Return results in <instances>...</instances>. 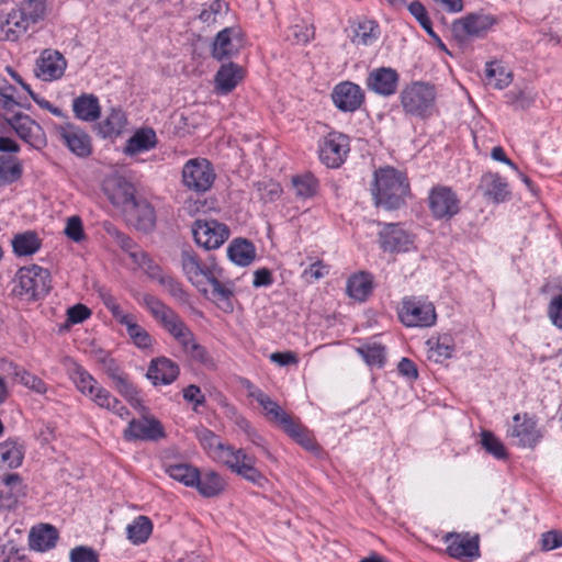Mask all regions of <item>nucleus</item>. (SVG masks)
<instances>
[{
    "label": "nucleus",
    "instance_id": "20e7f679",
    "mask_svg": "<svg viewBox=\"0 0 562 562\" xmlns=\"http://www.w3.org/2000/svg\"><path fill=\"white\" fill-rule=\"evenodd\" d=\"M218 460L228 469L240 475L258 487L265 488L267 477L255 468V457L246 453L244 449H235L233 446L218 443Z\"/></svg>",
    "mask_w": 562,
    "mask_h": 562
},
{
    "label": "nucleus",
    "instance_id": "412c9836",
    "mask_svg": "<svg viewBox=\"0 0 562 562\" xmlns=\"http://www.w3.org/2000/svg\"><path fill=\"white\" fill-rule=\"evenodd\" d=\"M9 125L15 131L18 136L25 143L35 148H40L45 144L42 127L24 113H14L5 119Z\"/></svg>",
    "mask_w": 562,
    "mask_h": 562
},
{
    "label": "nucleus",
    "instance_id": "58836bf2",
    "mask_svg": "<svg viewBox=\"0 0 562 562\" xmlns=\"http://www.w3.org/2000/svg\"><path fill=\"white\" fill-rule=\"evenodd\" d=\"M89 398L99 407L108 409L121 418H125L130 414L128 409L120 400L102 385H99L94 392L89 395Z\"/></svg>",
    "mask_w": 562,
    "mask_h": 562
},
{
    "label": "nucleus",
    "instance_id": "a878e982",
    "mask_svg": "<svg viewBox=\"0 0 562 562\" xmlns=\"http://www.w3.org/2000/svg\"><path fill=\"white\" fill-rule=\"evenodd\" d=\"M246 386L248 389V396L255 398L260 404L265 415L271 423L282 427L292 417L260 389L254 386L250 382H247Z\"/></svg>",
    "mask_w": 562,
    "mask_h": 562
},
{
    "label": "nucleus",
    "instance_id": "a211bd4d",
    "mask_svg": "<svg viewBox=\"0 0 562 562\" xmlns=\"http://www.w3.org/2000/svg\"><path fill=\"white\" fill-rule=\"evenodd\" d=\"M126 223L142 232H150L156 224V213L153 205L138 196L123 213Z\"/></svg>",
    "mask_w": 562,
    "mask_h": 562
},
{
    "label": "nucleus",
    "instance_id": "338daca9",
    "mask_svg": "<svg viewBox=\"0 0 562 562\" xmlns=\"http://www.w3.org/2000/svg\"><path fill=\"white\" fill-rule=\"evenodd\" d=\"M548 315L553 325L562 329V289L551 299Z\"/></svg>",
    "mask_w": 562,
    "mask_h": 562
},
{
    "label": "nucleus",
    "instance_id": "bf43d9fd",
    "mask_svg": "<svg viewBox=\"0 0 562 562\" xmlns=\"http://www.w3.org/2000/svg\"><path fill=\"white\" fill-rule=\"evenodd\" d=\"M124 326L126 327L127 335L136 347L140 349H147L151 347L153 339L144 327L135 322L134 317Z\"/></svg>",
    "mask_w": 562,
    "mask_h": 562
},
{
    "label": "nucleus",
    "instance_id": "6ab92c4d",
    "mask_svg": "<svg viewBox=\"0 0 562 562\" xmlns=\"http://www.w3.org/2000/svg\"><path fill=\"white\" fill-rule=\"evenodd\" d=\"M447 552L451 558L472 561L480 557L479 537H470L468 533H447L445 536Z\"/></svg>",
    "mask_w": 562,
    "mask_h": 562
},
{
    "label": "nucleus",
    "instance_id": "e433bc0d",
    "mask_svg": "<svg viewBox=\"0 0 562 562\" xmlns=\"http://www.w3.org/2000/svg\"><path fill=\"white\" fill-rule=\"evenodd\" d=\"M57 540L58 531L50 525L33 527L29 537L30 548L38 552H45L54 548Z\"/></svg>",
    "mask_w": 562,
    "mask_h": 562
},
{
    "label": "nucleus",
    "instance_id": "37998d69",
    "mask_svg": "<svg viewBox=\"0 0 562 562\" xmlns=\"http://www.w3.org/2000/svg\"><path fill=\"white\" fill-rule=\"evenodd\" d=\"M351 42L357 45H370L379 36V26L372 20H360L352 24Z\"/></svg>",
    "mask_w": 562,
    "mask_h": 562
},
{
    "label": "nucleus",
    "instance_id": "de8ad7c7",
    "mask_svg": "<svg viewBox=\"0 0 562 562\" xmlns=\"http://www.w3.org/2000/svg\"><path fill=\"white\" fill-rule=\"evenodd\" d=\"M513 80V74L502 64L492 61L486 65L485 81L495 89L506 88Z\"/></svg>",
    "mask_w": 562,
    "mask_h": 562
},
{
    "label": "nucleus",
    "instance_id": "774afa93",
    "mask_svg": "<svg viewBox=\"0 0 562 562\" xmlns=\"http://www.w3.org/2000/svg\"><path fill=\"white\" fill-rule=\"evenodd\" d=\"M70 562H99V557L92 548L79 546L70 551Z\"/></svg>",
    "mask_w": 562,
    "mask_h": 562
},
{
    "label": "nucleus",
    "instance_id": "4d7b16f0",
    "mask_svg": "<svg viewBox=\"0 0 562 562\" xmlns=\"http://www.w3.org/2000/svg\"><path fill=\"white\" fill-rule=\"evenodd\" d=\"M292 184L296 195L305 199L316 194L318 189V181L311 173L294 177L292 179Z\"/></svg>",
    "mask_w": 562,
    "mask_h": 562
},
{
    "label": "nucleus",
    "instance_id": "864d4df0",
    "mask_svg": "<svg viewBox=\"0 0 562 562\" xmlns=\"http://www.w3.org/2000/svg\"><path fill=\"white\" fill-rule=\"evenodd\" d=\"M12 247L18 256H30L40 249L41 240L36 233L27 231L14 236Z\"/></svg>",
    "mask_w": 562,
    "mask_h": 562
},
{
    "label": "nucleus",
    "instance_id": "9d476101",
    "mask_svg": "<svg viewBox=\"0 0 562 562\" xmlns=\"http://www.w3.org/2000/svg\"><path fill=\"white\" fill-rule=\"evenodd\" d=\"M495 19L490 14L469 13L451 24V33L456 41L465 43L470 38L481 37L495 24Z\"/></svg>",
    "mask_w": 562,
    "mask_h": 562
},
{
    "label": "nucleus",
    "instance_id": "1a4fd4ad",
    "mask_svg": "<svg viewBox=\"0 0 562 562\" xmlns=\"http://www.w3.org/2000/svg\"><path fill=\"white\" fill-rule=\"evenodd\" d=\"M215 180V171L207 159L193 158L182 168L183 184L195 192H206Z\"/></svg>",
    "mask_w": 562,
    "mask_h": 562
},
{
    "label": "nucleus",
    "instance_id": "c03bdc74",
    "mask_svg": "<svg viewBox=\"0 0 562 562\" xmlns=\"http://www.w3.org/2000/svg\"><path fill=\"white\" fill-rule=\"evenodd\" d=\"M166 473L175 481H178L188 487H193L194 484L198 483L199 479L198 468L189 463L168 464L166 465Z\"/></svg>",
    "mask_w": 562,
    "mask_h": 562
},
{
    "label": "nucleus",
    "instance_id": "f3484780",
    "mask_svg": "<svg viewBox=\"0 0 562 562\" xmlns=\"http://www.w3.org/2000/svg\"><path fill=\"white\" fill-rule=\"evenodd\" d=\"M26 494V485L19 473L0 474V510L16 508L20 498Z\"/></svg>",
    "mask_w": 562,
    "mask_h": 562
},
{
    "label": "nucleus",
    "instance_id": "49530a36",
    "mask_svg": "<svg viewBox=\"0 0 562 562\" xmlns=\"http://www.w3.org/2000/svg\"><path fill=\"white\" fill-rule=\"evenodd\" d=\"M372 291V280L368 273L361 272L348 279L347 293L357 301H364Z\"/></svg>",
    "mask_w": 562,
    "mask_h": 562
},
{
    "label": "nucleus",
    "instance_id": "4468645a",
    "mask_svg": "<svg viewBox=\"0 0 562 562\" xmlns=\"http://www.w3.org/2000/svg\"><path fill=\"white\" fill-rule=\"evenodd\" d=\"M349 153V139L341 133H329L319 146V159L329 168H338Z\"/></svg>",
    "mask_w": 562,
    "mask_h": 562
},
{
    "label": "nucleus",
    "instance_id": "13d9d810",
    "mask_svg": "<svg viewBox=\"0 0 562 562\" xmlns=\"http://www.w3.org/2000/svg\"><path fill=\"white\" fill-rule=\"evenodd\" d=\"M481 445L487 453L496 459L504 460L508 456L503 442L492 431L483 430L481 432Z\"/></svg>",
    "mask_w": 562,
    "mask_h": 562
},
{
    "label": "nucleus",
    "instance_id": "4c0bfd02",
    "mask_svg": "<svg viewBox=\"0 0 562 562\" xmlns=\"http://www.w3.org/2000/svg\"><path fill=\"white\" fill-rule=\"evenodd\" d=\"M227 256L234 263L247 267L256 258V248L251 241L236 238L228 246Z\"/></svg>",
    "mask_w": 562,
    "mask_h": 562
},
{
    "label": "nucleus",
    "instance_id": "39448f33",
    "mask_svg": "<svg viewBox=\"0 0 562 562\" xmlns=\"http://www.w3.org/2000/svg\"><path fill=\"white\" fill-rule=\"evenodd\" d=\"M401 101L406 113L419 117L429 116L436 101L435 87L425 82H414L402 91Z\"/></svg>",
    "mask_w": 562,
    "mask_h": 562
},
{
    "label": "nucleus",
    "instance_id": "2eb2a0df",
    "mask_svg": "<svg viewBox=\"0 0 562 562\" xmlns=\"http://www.w3.org/2000/svg\"><path fill=\"white\" fill-rule=\"evenodd\" d=\"M507 434L517 446L522 448H533L542 437L536 420L528 414H516Z\"/></svg>",
    "mask_w": 562,
    "mask_h": 562
},
{
    "label": "nucleus",
    "instance_id": "680f3d73",
    "mask_svg": "<svg viewBox=\"0 0 562 562\" xmlns=\"http://www.w3.org/2000/svg\"><path fill=\"white\" fill-rule=\"evenodd\" d=\"M364 361L372 367H382L385 361V348L380 344H368L358 349Z\"/></svg>",
    "mask_w": 562,
    "mask_h": 562
},
{
    "label": "nucleus",
    "instance_id": "dca6fc26",
    "mask_svg": "<svg viewBox=\"0 0 562 562\" xmlns=\"http://www.w3.org/2000/svg\"><path fill=\"white\" fill-rule=\"evenodd\" d=\"M165 437L166 432L161 423L155 417L148 416L133 418L124 430V438L128 441H158Z\"/></svg>",
    "mask_w": 562,
    "mask_h": 562
},
{
    "label": "nucleus",
    "instance_id": "c756f323",
    "mask_svg": "<svg viewBox=\"0 0 562 562\" xmlns=\"http://www.w3.org/2000/svg\"><path fill=\"white\" fill-rule=\"evenodd\" d=\"M239 48L240 40L238 38L237 30L226 27L216 35L213 43L212 55L214 58L221 60L238 53Z\"/></svg>",
    "mask_w": 562,
    "mask_h": 562
},
{
    "label": "nucleus",
    "instance_id": "473e14b6",
    "mask_svg": "<svg viewBox=\"0 0 562 562\" xmlns=\"http://www.w3.org/2000/svg\"><path fill=\"white\" fill-rule=\"evenodd\" d=\"M173 338L181 345L183 352L192 360L202 364L211 362L209 352L195 340L193 333L188 326L181 330V334H177Z\"/></svg>",
    "mask_w": 562,
    "mask_h": 562
},
{
    "label": "nucleus",
    "instance_id": "f03ea898",
    "mask_svg": "<svg viewBox=\"0 0 562 562\" xmlns=\"http://www.w3.org/2000/svg\"><path fill=\"white\" fill-rule=\"evenodd\" d=\"M46 14L44 0H24L0 25V40L15 42Z\"/></svg>",
    "mask_w": 562,
    "mask_h": 562
},
{
    "label": "nucleus",
    "instance_id": "09e8293b",
    "mask_svg": "<svg viewBox=\"0 0 562 562\" xmlns=\"http://www.w3.org/2000/svg\"><path fill=\"white\" fill-rule=\"evenodd\" d=\"M69 375L76 387L83 395L89 396L100 385L99 382L81 366L74 363L69 369Z\"/></svg>",
    "mask_w": 562,
    "mask_h": 562
},
{
    "label": "nucleus",
    "instance_id": "9b49d317",
    "mask_svg": "<svg viewBox=\"0 0 562 562\" xmlns=\"http://www.w3.org/2000/svg\"><path fill=\"white\" fill-rule=\"evenodd\" d=\"M192 234L199 246L215 249L228 239L229 229L216 220H196L192 226Z\"/></svg>",
    "mask_w": 562,
    "mask_h": 562
},
{
    "label": "nucleus",
    "instance_id": "bb28decb",
    "mask_svg": "<svg viewBox=\"0 0 562 562\" xmlns=\"http://www.w3.org/2000/svg\"><path fill=\"white\" fill-rule=\"evenodd\" d=\"M398 83V74L389 67H380L372 70L367 78V86L373 92L381 95L395 93Z\"/></svg>",
    "mask_w": 562,
    "mask_h": 562
},
{
    "label": "nucleus",
    "instance_id": "ddd939ff",
    "mask_svg": "<svg viewBox=\"0 0 562 562\" xmlns=\"http://www.w3.org/2000/svg\"><path fill=\"white\" fill-rule=\"evenodd\" d=\"M181 268L188 280L199 291L206 294L205 280L217 270V266L203 263L194 251L183 249L181 251Z\"/></svg>",
    "mask_w": 562,
    "mask_h": 562
},
{
    "label": "nucleus",
    "instance_id": "4be33fe9",
    "mask_svg": "<svg viewBox=\"0 0 562 562\" xmlns=\"http://www.w3.org/2000/svg\"><path fill=\"white\" fill-rule=\"evenodd\" d=\"M56 131L68 149L78 157H88L91 154V139L80 127L67 123L66 125L58 126Z\"/></svg>",
    "mask_w": 562,
    "mask_h": 562
},
{
    "label": "nucleus",
    "instance_id": "cd10ccee",
    "mask_svg": "<svg viewBox=\"0 0 562 562\" xmlns=\"http://www.w3.org/2000/svg\"><path fill=\"white\" fill-rule=\"evenodd\" d=\"M479 190L482 192L484 198L494 203H502L510 195L506 180L498 173L493 172H487L482 176Z\"/></svg>",
    "mask_w": 562,
    "mask_h": 562
},
{
    "label": "nucleus",
    "instance_id": "423d86ee",
    "mask_svg": "<svg viewBox=\"0 0 562 562\" xmlns=\"http://www.w3.org/2000/svg\"><path fill=\"white\" fill-rule=\"evenodd\" d=\"M398 317L407 327H430L436 323L437 314L431 302L422 297H404L398 308Z\"/></svg>",
    "mask_w": 562,
    "mask_h": 562
},
{
    "label": "nucleus",
    "instance_id": "f8f14e48",
    "mask_svg": "<svg viewBox=\"0 0 562 562\" xmlns=\"http://www.w3.org/2000/svg\"><path fill=\"white\" fill-rule=\"evenodd\" d=\"M142 304L172 337L181 334V330L187 326L172 308L151 294H144Z\"/></svg>",
    "mask_w": 562,
    "mask_h": 562
},
{
    "label": "nucleus",
    "instance_id": "052dcab7",
    "mask_svg": "<svg viewBox=\"0 0 562 562\" xmlns=\"http://www.w3.org/2000/svg\"><path fill=\"white\" fill-rule=\"evenodd\" d=\"M314 37V27L307 22L292 24L286 31V40L294 44H306Z\"/></svg>",
    "mask_w": 562,
    "mask_h": 562
},
{
    "label": "nucleus",
    "instance_id": "69168bd1",
    "mask_svg": "<svg viewBox=\"0 0 562 562\" xmlns=\"http://www.w3.org/2000/svg\"><path fill=\"white\" fill-rule=\"evenodd\" d=\"M329 273V266L325 265L322 260H317L310 265L308 268L302 272V278L312 283L317 281Z\"/></svg>",
    "mask_w": 562,
    "mask_h": 562
},
{
    "label": "nucleus",
    "instance_id": "7c9ffc66",
    "mask_svg": "<svg viewBox=\"0 0 562 562\" xmlns=\"http://www.w3.org/2000/svg\"><path fill=\"white\" fill-rule=\"evenodd\" d=\"M75 116L83 122H94L101 115L99 99L92 93H82L72 101Z\"/></svg>",
    "mask_w": 562,
    "mask_h": 562
},
{
    "label": "nucleus",
    "instance_id": "5701e85b",
    "mask_svg": "<svg viewBox=\"0 0 562 562\" xmlns=\"http://www.w3.org/2000/svg\"><path fill=\"white\" fill-rule=\"evenodd\" d=\"M67 67L65 57L55 49H44L36 61V75L45 81L63 77Z\"/></svg>",
    "mask_w": 562,
    "mask_h": 562
},
{
    "label": "nucleus",
    "instance_id": "8fccbe9b",
    "mask_svg": "<svg viewBox=\"0 0 562 562\" xmlns=\"http://www.w3.org/2000/svg\"><path fill=\"white\" fill-rule=\"evenodd\" d=\"M151 531V520L146 516L136 517L133 522L126 527L127 539L134 544L146 542Z\"/></svg>",
    "mask_w": 562,
    "mask_h": 562
},
{
    "label": "nucleus",
    "instance_id": "72a5a7b5",
    "mask_svg": "<svg viewBox=\"0 0 562 562\" xmlns=\"http://www.w3.org/2000/svg\"><path fill=\"white\" fill-rule=\"evenodd\" d=\"M173 338L181 345L183 352L192 360L202 364L211 362L209 352L195 340L193 333L188 326L181 330V334H177Z\"/></svg>",
    "mask_w": 562,
    "mask_h": 562
},
{
    "label": "nucleus",
    "instance_id": "603ef678",
    "mask_svg": "<svg viewBox=\"0 0 562 562\" xmlns=\"http://www.w3.org/2000/svg\"><path fill=\"white\" fill-rule=\"evenodd\" d=\"M429 351L431 352L430 358H435V361L441 362L452 357L454 351L453 339L450 335H442L437 338H430L427 340Z\"/></svg>",
    "mask_w": 562,
    "mask_h": 562
},
{
    "label": "nucleus",
    "instance_id": "b1692460",
    "mask_svg": "<svg viewBox=\"0 0 562 562\" xmlns=\"http://www.w3.org/2000/svg\"><path fill=\"white\" fill-rule=\"evenodd\" d=\"M380 246L384 251L401 252L407 251L413 244L409 234L398 224H384L379 234Z\"/></svg>",
    "mask_w": 562,
    "mask_h": 562
},
{
    "label": "nucleus",
    "instance_id": "5fc2aeb1",
    "mask_svg": "<svg viewBox=\"0 0 562 562\" xmlns=\"http://www.w3.org/2000/svg\"><path fill=\"white\" fill-rule=\"evenodd\" d=\"M126 124V117L122 110L113 109L105 120L100 124L99 130L103 137L120 135Z\"/></svg>",
    "mask_w": 562,
    "mask_h": 562
},
{
    "label": "nucleus",
    "instance_id": "c85d7f7f",
    "mask_svg": "<svg viewBox=\"0 0 562 562\" xmlns=\"http://www.w3.org/2000/svg\"><path fill=\"white\" fill-rule=\"evenodd\" d=\"M179 372V366L175 361L159 357L151 360L146 375L154 385H167L178 378Z\"/></svg>",
    "mask_w": 562,
    "mask_h": 562
},
{
    "label": "nucleus",
    "instance_id": "6e6552de",
    "mask_svg": "<svg viewBox=\"0 0 562 562\" xmlns=\"http://www.w3.org/2000/svg\"><path fill=\"white\" fill-rule=\"evenodd\" d=\"M104 373L112 380L116 391L133 406L140 405L137 387L131 382L128 375L109 353L101 351L97 356Z\"/></svg>",
    "mask_w": 562,
    "mask_h": 562
},
{
    "label": "nucleus",
    "instance_id": "a18cd8bd",
    "mask_svg": "<svg viewBox=\"0 0 562 562\" xmlns=\"http://www.w3.org/2000/svg\"><path fill=\"white\" fill-rule=\"evenodd\" d=\"M293 440H295L299 445L304 447L306 450H315L317 448L316 442L314 441L308 429L303 426L301 423L291 417L282 427H281Z\"/></svg>",
    "mask_w": 562,
    "mask_h": 562
},
{
    "label": "nucleus",
    "instance_id": "ea45409f",
    "mask_svg": "<svg viewBox=\"0 0 562 562\" xmlns=\"http://www.w3.org/2000/svg\"><path fill=\"white\" fill-rule=\"evenodd\" d=\"M226 486L225 480L214 471H206L204 473L199 472L198 483L193 487L203 497H215L220 495Z\"/></svg>",
    "mask_w": 562,
    "mask_h": 562
},
{
    "label": "nucleus",
    "instance_id": "f257e3e1",
    "mask_svg": "<svg viewBox=\"0 0 562 562\" xmlns=\"http://www.w3.org/2000/svg\"><path fill=\"white\" fill-rule=\"evenodd\" d=\"M374 204L385 210H398L409 193L407 177L393 167H384L374 171L371 188Z\"/></svg>",
    "mask_w": 562,
    "mask_h": 562
},
{
    "label": "nucleus",
    "instance_id": "aec40b11",
    "mask_svg": "<svg viewBox=\"0 0 562 562\" xmlns=\"http://www.w3.org/2000/svg\"><path fill=\"white\" fill-rule=\"evenodd\" d=\"M334 104L342 112H355L364 102V92L360 86L344 81L335 86L331 92Z\"/></svg>",
    "mask_w": 562,
    "mask_h": 562
},
{
    "label": "nucleus",
    "instance_id": "393cba45",
    "mask_svg": "<svg viewBox=\"0 0 562 562\" xmlns=\"http://www.w3.org/2000/svg\"><path fill=\"white\" fill-rule=\"evenodd\" d=\"M221 276V269L217 268L206 280L205 285L209 284L211 286L207 290L205 295L214 302L217 307H220L225 313L233 312V302L232 299L234 296V290L232 284H224L218 280Z\"/></svg>",
    "mask_w": 562,
    "mask_h": 562
},
{
    "label": "nucleus",
    "instance_id": "6e6d98bb",
    "mask_svg": "<svg viewBox=\"0 0 562 562\" xmlns=\"http://www.w3.org/2000/svg\"><path fill=\"white\" fill-rule=\"evenodd\" d=\"M22 176V166L14 157L0 156V186L15 182Z\"/></svg>",
    "mask_w": 562,
    "mask_h": 562
},
{
    "label": "nucleus",
    "instance_id": "c9c22d12",
    "mask_svg": "<svg viewBox=\"0 0 562 562\" xmlns=\"http://www.w3.org/2000/svg\"><path fill=\"white\" fill-rule=\"evenodd\" d=\"M243 79V68L236 64H224L220 67L215 76V86L217 92L227 94Z\"/></svg>",
    "mask_w": 562,
    "mask_h": 562
},
{
    "label": "nucleus",
    "instance_id": "a19ab883",
    "mask_svg": "<svg viewBox=\"0 0 562 562\" xmlns=\"http://www.w3.org/2000/svg\"><path fill=\"white\" fill-rule=\"evenodd\" d=\"M135 188L131 182L117 179L109 192V199L114 206L120 207L122 213H124L127 210V204H132L138 198L135 195Z\"/></svg>",
    "mask_w": 562,
    "mask_h": 562
},
{
    "label": "nucleus",
    "instance_id": "79ce46f5",
    "mask_svg": "<svg viewBox=\"0 0 562 562\" xmlns=\"http://www.w3.org/2000/svg\"><path fill=\"white\" fill-rule=\"evenodd\" d=\"M24 459V446L18 439H8L0 443V460L9 469L19 468Z\"/></svg>",
    "mask_w": 562,
    "mask_h": 562
},
{
    "label": "nucleus",
    "instance_id": "f704fd0d",
    "mask_svg": "<svg viewBox=\"0 0 562 562\" xmlns=\"http://www.w3.org/2000/svg\"><path fill=\"white\" fill-rule=\"evenodd\" d=\"M173 338L181 345L183 352L192 360L202 364L211 362L209 352L195 340L193 333L188 326L181 330V334H177Z\"/></svg>",
    "mask_w": 562,
    "mask_h": 562
},
{
    "label": "nucleus",
    "instance_id": "e2e57ef3",
    "mask_svg": "<svg viewBox=\"0 0 562 562\" xmlns=\"http://www.w3.org/2000/svg\"><path fill=\"white\" fill-rule=\"evenodd\" d=\"M101 297L105 307L112 313V316L122 325L127 324L134 317L131 314H125L120 304L110 293H101Z\"/></svg>",
    "mask_w": 562,
    "mask_h": 562
},
{
    "label": "nucleus",
    "instance_id": "0eeeda50",
    "mask_svg": "<svg viewBox=\"0 0 562 562\" xmlns=\"http://www.w3.org/2000/svg\"><path fill=\"white\" fill-rule=\"evenodd\" d=\"M428 209L438 221H449L461 210V200L452 188L437 184L428 193Z\"/></svg>",
    "mask_w": 562,
    "mask_h": 562
},
{
    "label": "nucleus",
    "instance_id": "7ed1b4c3",
    "mask_svg": "<svg viewBox=\"0 0 562 562\" xmlns=\"http://www.w3.org/2000/svg\"><path fill=\"white\" fill-rule=\"evenodd\" d=\"M52 288L50 273L47 269L31 265L22 267L18 273L14 293L25 301H37L45 297Z\"/></svg>",
    "mask_w": 562,
    "mask_h": 562
},
{
    "label": "nucleus",
    "instance_id": "3c124183",
    "mask_svg": "<svg viewBox=\"0 0 562 562\" xmlns=\"http://www.w3.org/2000/svg\"><path fill=\"white\" fill-rule=\"evenodd\" d=\"M10 375L18 379L21 384L32 390L37 394H45L47 391L46 383L38 376L30 373L29 371L18 367L14 363H8Z\"/></svg>",
    "mask_w": 562,
    "mask_h": 562
},
{
    "label": "nucleus",
    "instance_id": "2f4dec72",
    "mask_svg": "<svg viewBox=\"0 0 562 562\" xmlns=\"http://www.w3.org/2000/svg\"><path fill=\"white\" fill-rule=\"evenodd\" d=\"M157 135L151 127H144L136 131L131 136L123 149V153L127 156H134L139 153L148 151L156 147Z\"/></svg>",
    "mask_w": 562,
    "mask_h": 562
},
{
    "label": "nucleus",
    "instance_id": "0e129e2a",
    "mask_svg": "<svg viewBox=\"0 0 562 562\" xmlns=\"http://www.w3.org/2000/svg\"><path fill=\"white\" fill-rule=\"evenodd\" d=\"M159 284L162 285L168 291V293L176 300L180 302L188 301L187 292L184 291L182 284L175 278L170 276H165L162 279H160Z\"/></svg>",
    "mask_w": 562,
    "mask_h": 562
}]
</instances>
